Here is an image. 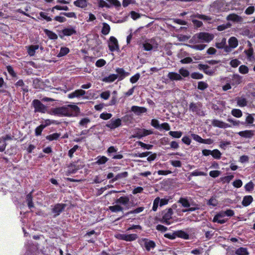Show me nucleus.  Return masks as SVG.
<instances>
[{
  "label": "nucleus",
  "instance_id": "nucleus-1",
  "mask_svg": "<svg viewBox=\"0 0 255 255\" xmlns=\"http://www.w3.org/2000/svg\"><path fill=\"white\" fill-rule=\"evenodd\" d=\"M80 113V108L75 105H68L66 106L52 108L49 114L59 117H76Z\"/></svg>",
  "mask_w": 255,
  "mask_h": 255
},
{
  "label": "nucleus",
  "instance_id": "nucleus-2",
  "mask_svg": "<svg viewBox=\"0 0 255 255\" xmlns=\"http://www.w3.org/2000/svg\"><path fill=\"white\" fill-rule=\"evenodd\" d=\"M115 203L121 206H124V209L125 210H128L131 207L134 206V203L133 202L130 201L129 198L128 196H121L115 200Z\"/></svg>",
  "mask_w": 255,
  "mask_h": 255
},
{
  "label": "nucleus",
  "instance_id": "nucleus-3",
  "mask_svg": "<svg viewBox=\"0 0 255 255\" xmlns=\"http://www.w3.org/2000/svg\"><path fill=\"white\" fill-rule=\"evenodd\" d=\"M138 243L147 252H149L156 247L155 242L147 238H142L139 240Z\"/></svg>",
  "mask_w": 255,
  "mask_h": 255
},
{
  "label": "nucleus",
  "instance_id": "nucleus-4",
  "mask_svg": "<svg viewBox=\"0 0 255 255\" xmlns=\"http://www.w3.org/2000/svg\"><path fill=\"white\" fill-rule=\"evenodd\" d=\"M195 36L200 42L206 43L210 42L214 38V35L213 34L206 32L198 33L196 34Z\"/></svg>",
  "mask_w": 255,
  "mask_h": 255
},
{
  "label": "nucleus",
  "instance_id": "nucleus-5",
  "mask_svg": "<svg viewBox=\"0 0 255 255\" xmlns=\"http://www.w3.org/2000/svg\"><path fill=\"white\" fill-rule=\"evenodd\" d=\"M199 70L202 71L205 74L209 76H213L217 71V67H211L207 64H199L198 65Z\"/></svg>",
  "mask_w": 255,
  "mask_h": 255
},
{
  "label": "nucleus",
  "instance_id": "nucleus-6",
  "mask_svg": "<svg viewBox=\"0 0 255 255\" xmlns=\"http://www.w3.org/2000/svg\"><path fill=\"white\" fill-rule=\"evenodd\" d=\"M162 218L161 220V222L166 225H169L171 224L170 220L172 218L173 214V210L171 208L162 211Z\"/></svg>",
  "mask_w": 255,
  "mask_h": 255
},
{
  "label": "nucleus",
  "instance_id": "nucleus-7",
  "mask_svg": "<svg viewBox=\"0 0 255 255\" xmlns=\"http://www.w3.org/2000/svg\"><path fill=\"white\" fill-rule=\"evenodd\" d=\"M32 104L34 108L35 113H45L47 108L39 100L35 99L32 101Z\"/></svg>",
  "mask_w": 255,
  "mask_h": 255
},
{
  "label": "nucleus",
  "instance_id": "nucleus-8",
  "mask_svg": "<svg viewBox=\"0 0 255 255\" xmlns=\"http://www.w3.org/2000/svg\"><path fill=\"white\" fill-rule=\"evenodd\" d=\"M153 131L151 130L146 129L145 128L138 129L134 134L131 135L133 138H137L138 139H141L142 137L147 136L150 134H152Z\"/></svg>",
  "mask_w": 255,
  "mask_h": 255
},
{
  "label": "nucleus",
  "instance_id": "nucleus-9",
  "mask_svg": "<svg viewBox=\"0 0 255 255\" xmlns=\"http://www.w3.org/2000/svg\"><path fill=\"white\" fill-rule=\"evenodd\" d=\"M122 126V120L121 119L112 118L106 124V127L111 129H115Z\"/></svg>",
  "mask_w": 255,
  "mask_h": 255
},
{
  "label": "nucleus",
  "instance_id": "nucleus-10",
  "mask_svg": "<svg viewBox=\"0 0 255 255\" xmlns=\"http://www.w3.org/2000/svg\"><path fill=\"white\" fill-rule=\"evenodd\" d=\"M116 238L119 240L125 241L127 242H131L135 241L138 238V236L136 234H118Z\"/></svg>",
  "mask_w": 255,
  "mask_h": 255
},
{
  "label": "nucleus",
  "instance_id": "nucleus-11",
  "mask_svg": "<svg viewBox=\"0 0 255 255\" xmlns=\"http://www.w3.org/2000/svg\"><path fill=\"white\" fill-rule=\"evenodd\" d=\"M151 125L157 129H163L168 131L170 129L169 125L167 123H164L159 125V121L156 119H152L151 121Z\"/></svg>",
  "mask_w": 255,
  "mask_h": 255
},
{
  "label": "nucleus",
  "instance_id": "nucleus-12",
  "mask_svg": "<svg viewBox=\"0 0 255 255\" xmlns=\"http://www.w3.org/2000/svg\"><path fill=\"white\" fill-rule=\"evenodd\" d=\"M66 207V204L64 203H57L52 209V212L54 214V218H56L62 213Z\"/></svg>",
  "mask_w": 255,
  "mask_h": 255
},
{
  "label": "nucleus",
  "instance_id": "nucleus-13",
  "mask_svg": "<svg viewBox=\"0 0 255 255\" xmlns=\"http://www.w3.org/2000/svg\"><path fill=\"white\" fill-rule=\"evenodd\" d=\"M109 48L111 52H114L119 50L118 42L116 38L114 36H111L109 39Z\"/></svg>",
  "mask_w": 255,
  "mask_h": 255
},
{
  "label": "nucleus",
  "instance_id": "nucleus-14",
  "mask_svg": "<svg viewBox=\"0 0 255 255\" xmlns=\"http://www.w3.org/2000/svg\"><path fill=\"white\" fill-rule=\"evenodd\" d=\"M249 46H250V48L247 50H245L244 51L247 56V58L249 61H255V55L254 53V49L252 47V45L250 41H249Z\"/></svg>",
  "mask_w": 255,
  "mask_h": 255
},
{
  "label": "nucleus",
  "instance_id": "nucleus-15",
  "mask_svg": "<svg viewBox=\"0 0 255 255\" xmlns=\"http://www.w3.org/2000/svg\"><path fill=\"white\" fill-rule=\"evenodd\" d=\"M230 82L233 86H237L241 84L242 82V77L239 74H233L230 80H227Z\"/></svg>",
  "mask_w": 255,
  "mask_h": 255
},
{
  "label": "nucleus",
  "instance_id": "nucleus-16",
  "mask_svg": "<svg viewBox=\"0 0 255 255\" xmlns=\"http://www.w3.org/2000/svg\"><path fill=\"white\" fill-rule=\"evenodd\" d=\"M131 111L133 112L136 116H140L142 114L146 113L147 109L143 107L132 106L131 108Z\"/></svg>",
  "mask_w": 255,
  "mask_h": 255
},
{
  "label": "nucleus",
  "instance_id": "nucleus-17",
  "mask_svg": "<svg viewBox=\"0 0 255 255\" xmlns=\"http://www.w3.org/2000/svg\"><path fill=\"white\" fill-rule=\"evenodd\" d=\"M85 91L82 89H78L69 94L68 95V97L70 99H73L74 98H79L81 96H84L85 94Z\"/></svg>",
  "mask_w": 255,
  "mask_h": 255
},
{
  "label": "nucleus",
  "instance_id": "nucleus-18",
  "mask_svg": "<svg viewBox=\"0 0 255 255\" xmlns=\"http://www.w3.org/2000/svg\"><path fill=\"white\" fill-rule=\"evenodd\" d=\"M212 124L214 127L222 128H226L231 127V126L229 124L225 123L218 120H213Z\"/></svg>",
  "mask_w": 255,
  "mask_h": 255
},
{
  "label": "nucleus",
  "instance_id": "nucleus-19",
  "mask_svg": "<svg viewBox=\"0 0 255 255\" xmlns=\"http://www.w3.org/2000/svg\"><path fill=\"white\" fill-rule=\"evenodd\" d=\"M63 36H70L74 34H76L77 32L75 28L73 27L65 28L62 30L61 31Z\"/></svg>",
  "mask_w": 255,
  "mask_h": 255
},
{
  "label": "nucleus",
  "instance_id": "nucleus-20",
  "mask_svg": "<svg viewBox=\"0 0 255 255\" xmlns=\"http://www.w3.org/2000/svg\"><path fill=\"white\" fill-rule=\"evenodd\" d=\"M238 134L241 137L245 138H251L254 135V132L253 130H246L244 131H241L239 132Z\"/></svg>",
  "mask_w": 255,
  "mask_h": 255
},
{
  "label": "nucleus",
  "instance_id": "nucleus-21",
  "mask_svg": "<svg viewBox=\"0 0 255 255\" xmlns=\"http://www.w3.org/2000/svg\"><path fill=\"white\" fill-rule=\"evenodd\" d=\"M200 104L199 103H194L192 102L189 105V110L190 111L193 113L198 114L200 111Z\"/></svg>",
  "mask_w": 255,
  "mask_h": 255
},
{
  "label": "nucleus",
  "instance_id": "nucleus-22",
  "mask_svg": "<svg viewBox=\"0 0 255 255\" xmlns=\"http://www.w3.org/2000/svg\"><path fill=\"white\" fill-rule=\"evenodd\" d=\"M27 50L28 54L30 56H33L35 55V51L39 48V45H31L28 47H26Z\"/></svg>",
  "mask_w": 255,
  "mask_h": 255
},
{
  "label": "nucleus",
  "instance_id": "nucleus-23",
  "mask_svg": "<svg viewBox=\"0 0 255 255\" xmlns=\"http://www.w3.org/2000/svg\"><path fill=\"white\" fill-rule=\"evenodd\" d=\"M108 210L113 213H118L123 212L124 210V208L119 204H117L116 205L109 206Z\"/></svg>",
  "mask_w": 255,
  "mask_h": 255
},
{
  "label": "nucleus",
  "instance_id": "nucleus-24",
  "mask_svg": "<svg viewBox=\"0 0 255 255\" xmlns=\"http://www.w3.org/2000/svg\"><path fill=\"white\" fill-rule=\"evenodd\" d=\"M167 77L172 81H179L182 79L179 74L173 72H169Z\"/></svg>",
  "mask_w": 255,
  "mask_h": 255
},
{
  "label": "nucleus",
  "instance_id": "nucleus-25",
  "mask_svg": "<svg viewBox=\"0 0 255 255\" xmlns=\"http://www.w3.org/2000/svg\"><path fill=\"white\" fill-rule=\"evenodd\" d=\"M253 201V197L251 195H247L244 197L242 204L244 207H247L249 206Z\"/></svg>",
  "mask_w": 255,
  "mask_h": 255
},
{
  "label": "nucleus",
  "instance_id": "nucleus-26",
  "mask_svg": "<svg viewBox=\"0 0 255 255\" xmlns=\"http://www.w3.org/2000/svg\"><path fill=\"white\" fill-rule=\"evenodd\" d=\"M227 19L234 22H239L241 21L242 17L237 14L231 13L227 16Z\"/></svg>",
  "mask_w": 255,
  "mask_h": 255
},
{
  "label": "nucleus",
  "instance_id": "nucleus-27",
  "mask_svg": "<svg viewBox=\"0 0 255 255\" xmlns=\"http://www.w3.org/2000/svg\"><path fill=\"white\" fill-rule=\"evenodd\" d=\"M78 170V168L76 167V166L73 163H71L68 166L66 171V174L69 175L71 174L75 173Z\"/></svg>",
  "mask_w": 255,
  "mask_h": 255
},
{
  "label": "nucleus",
  "instance_id": "nucleus-28",
  "mask_svg": "<svg viewBox=\"0 0 255 255\" xmlns=\"http://www.w3.org/2000/svg\"><path fill=\"white\" fill-rule=\"evenodd\" d=\"M43 31L50 39L56 40L58 38L57 34L52 31L47 29H44Z\"/></svg>",
  "mask_w": 255,
  "mask_h": 255
},
{
  "label": "nucleus",
  "instance_id": "nucleus-29",
  "mask_svg": "<svg viewBox=\"0 0 255 255\" xmlns=\"http://www.w3.org/2000/svg\"><path fill=\"white\" fill-rule=\"evenodd\" d=\"M176 237L183 239L184 240H188L189 239V235L184 231L178 230L176 231Z\"/></svg>",
  "mask_w": 255,
  "mask_h": 255
},
{
  "label": "nucleus",
  "instance_id": "nucleus-30",
  "mask_svg": "<svg viewBox=\"0 0 255 255\" xmlns=\"http://www.w3.org/2000/svg\"><path fill=\"white\" fill-rule=\"evenodd\" d=\"M74 4L78 7L85 8L87 6V0H76L74 1Z\"/></svg>",
  "mask_w": 255,
  "mask_h": 255
},
{
  "label": "nucleus",
  "instance_id": "nucleus-31",
  "mask_svg": "<svg viewBox=\"0 0 255 255\" xmlns=\"http://www.w3.org/2000/svg\"><path fill=\"white\" fill-rule=\"evenodd\" d=\"M128 176V172L125 171L120 173L118 174L114 178H113L110 181V183H113L118 179L126 178Z\"/></svg>",
  "mask_w": 255,
  "mask_h": 255
},
{
  "label": "nucleus",
  "instance_id": "nucleus-32",
  "mask_svg": "<svg viewBox=\"0 0 255 255\" xmlns=\"http://www.w3.org/2000/svg\"><path fill=\"white\" fill-rule=\"evenodd\" d=\"M118 77L117 74H110L107 77L104 78L103 81L107 83H111L115 81Z\"/></svg>",
  "mask_w": 255,
  "mask_h": 255
},
{
  "label": "nucleus",
  "instance_id": "nucleus-33",
  "mask_svg": "<svg viewBox=\"0 0 255 255\" xmlns=\"http://www.w3.org/2000/svg\"><path fill=\"white\" fill-rule=\"evenodd\" d=\"M235 254L237 255H249V253L246 248L240 247L237 249L235 251Z\"/></svg>",
  "mask_w": 255,
  "mask_h": 255
},
{
  "label": "nucleus",
  "instance_id": "nucleus-34",
  "mask_svg": "<svg viewBox=\"0 0 255 255\" xmlns=\"http://www.w3.org/2000/svg\"><path fill=\"white\" fill-rule=\"evenodd\" d=\"M229 45L233 48H235L238 45V41L236 37H231L228 40Z\"/></svg>",
  "mask_w": 255,
  "mask_h": 255
},
{
  "label": "nucleus",
  "instance_id": "nucleus-35",
  "mask_svg": "<svg viewBox=\"0 0 255 255\" xmlns=\"http://www.w3.org/2000/svg\"><path fill=\"white\" fill-rule=\"evenodd\" d=\"M32 193L30 192L26 195V200L27 203V206L29 209L34 207V204L32 201Z\"/></svg>",
  "mask_w": 255,
  "mask_h": 255
},
{
  "label": "nucleus",
  "instance_id": "nucleus-36",
  "mask_svg": "<svg viewBox=\"0 0 255 255\" xmlns=\"http://www.w3.org/2000/svg\"><path fill=\"white\" fill-rule=\"evenodd\" d=\"M178 203L181 204L183 207L189 208L190 204L187 198L181 197L179 199Z\"/></svg>",
  "mask_w": 255,
  "mask_h": 255
},
{
  "label": "nucleus",
  "instance_id": "nucleus-37",
  "mask_svg": "<svg viewBox=\"0 0 255 255\" xmlns=\"http://www.w3.org/2000/svg\"><path fill=\"white\" fill-rule=\"evenodd\" d=\"M97 159L96 163L98 165L104 164L108 161V158L105 156H98Z\"/></svg>",
  "mask_w": 255,
  "mask_h": 255
},
{
  "label": "nucleus",
  "instance_id": "nucleus-38",
  "mask_svg": "<svg viewBox=\"0 0 255 255\" xmlns=\"http://www.w3.org/2000/svg\"><path fill=\"white\" fill-rule=\"evenodd\" d=\"M110 31V25L104 22L103 23V27L102 28L101 32L103 34L106 35L109 33Z\"/></svg>",
  "mask_w": 255,
  "mask_h": 255
},
{
  "label": "nucleus",
  "instance_id": "nucleus-39",
  "mask_svg": "<svg viewBox=\"0 0 255 255\" xmlns=\"http://www.w3.org/2000/svg\"><path fill=\"white\" fill-rule=\"evenodd\" d=\"M70 52V50L68 47H62L60 48V52L57 54V57H61L67 55Z\"/></svg>",
  "mask_w": 255,
  "mask_h": 255
},
{
  "label": "nucleus",
  "instance_id": "nucleus-40",
  "mask_svg": "<svg viewBox=\"0 0 255 255\" xmlns=\"http://www.w3.org/2000/svg\"><path fill=\"white\" fill-rule=\"evenodd\" d=\"M39 16L37 17L39 19L43 18L45 19L47 22L52 21V19L50 16H48L47 13L41 11L39 13Z\"/></svg>",
  "mask_w": 255,
  "mask_h": 255
},
{
  "label": "nucleus",
  "instance_id": "nucleus-41",
  "mask_svg": "<svg viewBox=\"0 0 255 255\" xmlns=\"http://www.w3.org/2000/svg\"><path fill=\"white\" fill-rule=\"evenodd\" d=\"M60 136V133L55 132L49 135H48L46 136V139L49 141H53L55 140H57L58 138Z\"/></svg>",
  "mask_w": 255,
  "mask_h": 255
},
{
  "label": "nucleus",
  "instance_id": "nucleus-42",
  "mask_svg": "<svg viewBox=\"0 0 255 255\" xmlns=\"http://www.w3.org/2000/svg\"><path fill=\"white\" fill-rule=\"evenodd\" d=\"M91 122V120L88 118H85L83 119H82L79 123V126L80 127H82L84 128H87V125Z\"/></svg>",
  "mask_w": 255,
  "mask_h": 255
},
{
  "label": "nucleus",
  "instance_id": "nucleus-43",
  "mask_svg": "<svg viewBox=\"0 0 255 255\" xmlns=\"http://www.w3.org/2000/svg\"><path fill=\"white\" fill-rule=\"evenodd\" d=\"M144 208L143 207H138L133 210H131V211L127 212L125 215L128 216V215H129L130 214H138V213L142 212L144 210Z\"/></svg>",
  "mask_w": 255,
  "mask_h": 255
},
{
  "label": "nucleus",
  "instance_id": "nucleus-44",
  "mask_svg": "<svg viewBox=\"0 0 255 255\" xmlns=\"http://www.w3.org/2000/svg\"><path fill=\"white\" fill-rule=\"evenodd\" d=\"M232 115L236 118H239L243 116L242 111L238 109H233L231 111Z\"/></svg>",
  "mask_w": 255,
  "mask_h": 255
},
{
  "label": "nucleus",
  "instance_id": "nucleus-45",
  "mask_svg": "<svg viewBox=\"0 0 255 255\" xmlns=\"http://www.w3.org/2000/svg\"><path fill=\"white\" fill-rule=\"evenodd\" d=\"M168 134L174 138H179L182 135V132L181 131H170Z\"/></svg>",
  "mask_w": 255,
  "mask_h": 255
},
{
  "label": "nucleus",
  "instance_id": "nucleus-46",
  "mask_svg": "<svg viewBox=\"0 0 255 255\" xmlns=\"http://www.w3.org/2000/svg\"><path fill=\"white\" fill-rule=\"evenodd\" d=\"M221 153L217 149L211 150V155L215 158L217 159H220L221 157Z\"/></svg>",
  "mask_w": 255,
  "mask_h": 255
},
{
  "label": "nucleus",
  "instance_id": "nucleus-47",
  "mask_svg": "<svg viewBox=\"0 0 255 255\" xmlns=\"http://www.w3.org/2000/svg\"><path fill=\"white\" fill-rule=\"evenodd\" d=\"M136 143L138 145L141 146V147L146 149H150L153 146L152 144H146L141 141H136Z\"/></svg>",
  "mask_w": 255,
  "mask_h": 255
},
{
  "label": "nucleus",
  "instance_id": "nucleus-48",
  "mask_svg": "<svg viewBox=\"0 0 255 255\" xmlns=\"http://www.w3.org/2000/svg\"><path fill=\"white\" fill-rule=\"evenodd\" d=\"M226 44V39L225 38H223L220 42L216 43L215 46L218 49H223Z\"/></svg>",
  "mask_w": 255,
  "mask_h": 255
},
{
  "label": "nucleus",
  "instance_id": "nucleus-49",
  "mask_svg": "<svg viewBox=\"0 0 255 255\" xmlns=\"http://www.w3.org/2000/svg\"><path fill=\"white\" fill-rule=\"evenodd\" d=\"M208 87V84L204 81H200L198 83V89L203 91L207 89Z\"/></svg>",
  "mask_w": 255,
  "mask_h": 255
},
{
  "label": "nucleus",
  "instance_id": "nucleus-50",
  "mask_svg": "<svg viewBox=\"0 0 255 255\" xmlns=\"http://www.w3.org/2000/svg\"><path fill=\"white\" fill-rule=\"evenodd\" d=\"M195 17L203 20L210 21L212 20V18L209 16L205 15L204 14H200L198 13L196 14L195 15Z\"/></svg>",
  "mask_w": 255,
  "mask_h": 255
},
{
  "label": "nucleus",
  "instance_id": "nucleus-51",
  "mask_svg": "<svg viewBox=\"0 0 255 255\" xmlns=\"http://www.w3.org/2000/svg\"><path fill=\"white\" fill-rule=\"evenodd\" d=\"M231 26V24L228 22L226 24H223L218 25L217 26V29L219 31H221L224 30L228 28H230Z\"/></svg>",
  "mask_w": 255,
  "mask_h": 255
},
{
  "label": "nucleus",
  "instance_id": "nucleus-52",
  "mask_svg": "<svg viewBox=\"0 0 255 255\" xmlns=\"http://www.w3.org/2000/svg\"><path fill=\"white\" fill-rule=\"evenodd\" d=\"M249 71V68L248 67V66L245 65H242L239 68V72L243 74H246L248 73Z\"/></svg>",
  "mask_w": 255,
  "mask_h": 255
},
{
  "label": "nucleus",
  "instance_id": "nucleus-53",
  "mask_svg": "<svg viewBox=\"0 0 255 255\" xmlns=\"http://www.w3.org/2000/svg\"><path fill=\"white\" fill-rule=\"evenodd\" d=\"M237 104L241 107H244L247 106V101L244 98H238L237 100Z\"/></svg>",
  "mask_w": 255,
  "mask_h": 255
},
{
  "label": "nucleus",
  "instance_id": "nucleus-54",
  "mask_svg": "<svg viewBox=\"0 0 255 255\" xmlns=\"http://www.w3.org/2000/svg\"><path fill=\"white\" fill-rule=\"evenodd\" d=\"M254 188V184L253 182L251 181L245 185V189L246 191L250 192L253 190Z\"/></svg>",
  "mask_w": 255,
  "mask_h": 255
},
{
  "label": "nucleus",
  "instance_id": "nucleus-55",
  "mask_svg": "<svg viewBox=\"0 0 255 255\" xmlns=\"http://www.w3.org/2000/svg\"><path fill=\"white\" fill-rule=\"evenodd\" d=\"M116 72L120 75V79L122 80L125 77V71L123 68H118L116 70Z\"/></svg>",
  "mask_w": 255,
  "mask_h": 255
},
{
  "label": "nucleus",
  "instance_id": "nucleus-56",
  "mask_svg": "<svg viewBox=\"0 0 255 255\" xmlns=\"http://www.w3.org/2000/svg\"><path fill=\"white\" fill-rule=\"evenodd\" d=\"M207 204L208 205L212 206L213 207H215L217 206L218 204V200L213 197H212L208 201Z\"/></svg>",
  "mask_w": 255,
  "mask_h": 255
},
{
  "label": "nucleus",
  "instance_id": "nucleus-57",
  "mask_svg": "<svg viewBox=\"0 0 255 255\" xmlns=\"http://www.w3.org/2000/svg\"><path fill=\"white\" fill-rule=\"evenodd\" d=\"M191 77L194 79H202L204 76L202 74L198 72H193L191 74Z\"/></svg>",
  "mask_w": 255,
  "mask_h": 255
},
{
  "label": "nucleus",
  "instance_id": "nucleus-58",
  "mask_svg": "<svg viewBox=\"0 0 255 255\" xmlns=\"http://www.w3.org/2000/svg\"><path fill=\"white\" fill-rule=\"evenodd\" d=\"M112 117V114L108 113H102L100 115V118L104 120L110 119Z\"/></svg>",
  "mask_w": 255,
  "mask_h": 255
},
{
  "label": "nucleus",
  "instance_id": "nucleus-59",
  "mask_svg": "<svg viewBox=\"0 0 255 255\" xmlns=\"http://www.w3.org/2000/svg\"><path fill=\"white\" fill-rule=\"evenodd\" d=\"M191 176H207V174L206 173L198 171V170H195L192 172L191 173Z\"/></svg>",
  "mask_w": 255,
  "mask_h": 255
},
{
  "label": "nucleus",
  "instance_id": "nucleus-60",
  "mask_svg": "<svg viewBox=\"0 0 255 255\" xmlns=\"http://www.w3.org/2000/svg\"><path fill=\"white\" fill-rule=\"evenodd\" d=\"M191 47L195 50H203L205 47L206 46V45L203 44H196L190 46Z\"/></svg>",
  "mask_w": 255,
  "mask_h": 255
},
{
  "label": "nucleus",
  "instance_id": "nucleus-61",
  "mask_svg": "<svg viewBox=\"0 0 255 255\" xmlns=\"http://www.w3.org/2000/svg\"><path fill=\"white\" fill-rule=\"evenodd\" d=\"M42 125H40V126L36 127L35 129V134L36 136H39L41 134L42 131L44 128Z\"/></svg>",
  "mask_w": 255,
  "mask_h": 255
},
{
  "label": "nucleus",
  "instance_id": "nucleus-62",
  "mask_svg": "<svg viewBox=\"0 0 255 255\" xmlns=\"http://www.w3.org/2000/svg\"><path fill=\"white\" fill-rule=\"evenodd\" d=\"M255 10V7L253 5L250 6L248 7L245 11V13L247 15H251L252 14Z\"/></svg>",
  "mask_w": 255,
  "mask_h": 255
},
{
  "label": "nucleus",
  "instance_id": "nucleus-63",
  "mask_svg": "<svg viewBox=\"0 0 255 255\" xmlns=\"http://www.w3.org/2000/svg\"><path fill=\"white\" fill-rule=\"evenodd\" d=\"M79 148L78 145H75L72 148L68 151V156L72 158L73 156L74 153Z\"/></svg>",
  "mask_w": 255,
  "mask_h": 255
},
{
  "label": "nucleus",
  "instance_id": "nucleus-64",
  "mask_svg": "<svg viewBox=\"0 0 255 255\" xmlns=\"http://www.w3.org/2000/svg\"><path fill=\"white\" fill-rule=\"evenodd\" d=\"M241 64V61H239L238 59H235L232 60L230 62V65L234 68L237 67Z\"/></svg>",
  "mask_w": 255,
  "mask_h": 255
}]
</instances>
